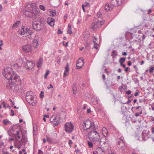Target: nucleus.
Wrapping results in <instances>:
<instances>
[{
  "label": "nucleus",
  "mask_w": 154,
  "mask_h": 154,
  "mask_svg": "<svg viewBox=\"0 0 154 154\" xmlns=\"http://www.w3.org/2000/svg\"><path fill=\"white\" fill-rule=\"evenodd\" d=\"M2 73L4 77L8 80L6 87L8 89L17 92L21 88L20 77L11 68L6 67L3 70Z\"/></svg>",
  "instance_id": "nucleus-1"
},
{
  "label": "nucleus",
  "mask_w": 154,
  "mask_h": 154,
  "mask_svg": "<svg viewBox=\"0 0 154 154\" xmlns=\"http://www.w3.org/2000/svg\"><path fill=\"white\" fill-rule=\"evenodd\" d=\"M26 11L24 13L28 17H32L33 16L38 17L41 14L38 8L34 4H29L26 7Z\"/></svg>",
  "instance_id": "nucleus-2"
},
{
  "label": "nucleus",
  "mask_w": 154,
  "mask_h": 154,
  "mask_svg": "<svg viewBox=\"0 0 154 154\" xmlns=\"http://www.w3.org/2000/svg\"><path fill=\"white\" fill-rule=\"evenodd\" d=\"M97 126H94V129L88 134V137L90 140L93 142H97L100 139L99 134L96 131Z\"/></svg>",
  "instance_id": "nucleus-3"
},
{
  "label": "nucleus",
  "mask_w": 154,
  "mask_h": 154,
  "mask_svg": "<svg viewBox=\"0 0 154 154\" xmlns=\"http://www.w3.org/2000/svg\"><path fill=\"white\" fill-rule=\"evenodd\" d=\"M44 22L43 20L41 18L38 17L35 18L32 23L33 29L38 31L42 30L43 28Z\"/></svg>",
  "instance_id": "nucleus-4"
},
{
  "label": "nucleus",
  "mask_w": 154,
  "mask_h": 154,
  "mask_svg": "<svg viewBox=\"0 0 154 154\" xmlns=\"http://www.w3.org/2000/svg\"><path fill=\"white\" fill-rule=\"evenodd\" d=\"M36 96L32 91L27 92L26 95L27 101L30 104L34 106L36 103Z\"/></svg>",
  "instance_id": "nucleus-5"
},
{
  "label": "nucleus",
  "mask_w": 154,
  "mask_h": 154,
  "mask_svg": "<svg viewBox=\"0 0 154 154\" xmlns=\"http://www.w3.org/2000/svg\"><path fill=\"white\" fill-rule=\"evenodd\" d=\"M94 126L96 125H95L94 123L91 122L90 120L88 119L84 122L83 128L85 130H87L89 129L93 130L94 128Z\"/></svg>",
  "instance_id": "nucleus-6"
},
{
  "label": "nucleus",
  "mask_w": 154,
  "mask_h": 154,
  "mask_svg": "<svg viewBox=\"0 0 154 154\" xmlns=\"http://www.w3.org/2000/svg\"><path fill=\"white\" fill-rule=\"evenodd\" d=\"M103 21L98 20L92 23L91 26V28L94 31H95L97 29L100 27L104 23Z\"/></svg>",
  "instance_id": "nucleus-7"
},
{
  "label": "nucleus",
  "mask_w": 154,
  "mask_h": 154,
  "mask_svg": "<svg viewBox=\"0 0 154 154\" xmlns=\"http://www.w3.org/2000/svg\"><path fill=\"white\" fill-rule=\"evenodd\" d=\"M18 32L21 35H23L26 33L27 35H28V34H29L30 36L32 33L31 30H27V29L25 28V27H24L23 26L19 29Z\"/></svg>",
  "instance_id": "nucleus-8"
},
{
  "label": "nucleus",
  "mask_w": 154,
  "mask_h": 154,
  "mask_svg": "<svg viewBox=\"0 0 154 154\" xmlns=\"http://www.w3.org/2000/svg\"><path fill=\"white\" fill-rule=\"evenodd\" d=\"M65 130L68 133H71L73 130V126L71 122H66L65 124Z\"/></svg>",
  "instance_id": "nucleus-9"
},
{
  "label": "nucleus",
  "mask_w": 154,
  "mask_h": 154,
  "mask_svg": "<svg viewBox=\"0 0 154 154\" xmlns=\"http://www.w3.org/2000/svg\"><path fill=\"white\" fill-rule=\"evenodd\" d=\"M124 137H121L120 138H118L117 141L118 143V147L119 149L123 148L125 146V143L123 140Z\"/></svg>",
  "instance_id": "nucleus-10"
},
{
  "label": "nucleus",
  "mask_w": 154,
  "mask_h": 154,
  "mask_svg": "<svg viewBox=\"0 0 154 154\" xmlns=\"http://www.w3.org/2000/svg\"><path fill=\"white\" fill-rule=\"evenodd\" d=\"M84 64V60L82 57L80 58L77 62L76 67L77 69L82 68Z\"/></svg>",
  "instance_id": "nucleus-11"
},
{
  "label": "nucleus",
  "mask_w": 154,
  "mask_h": 154,
  "mask_svg": "<svg viewBox=\"0 0 154 154\" xmlns=\"http://www.w3.org/2000/svg\"><path fill=\"white\" fill-rule=\"evenodd\" d=\"M22 49L26 53H29L32 51V47L30 45H27L23 46Z\"/></svg>",
  "instance_id": "nucleus-12"
},
{
  "label": "nucleus",
  "mask_w": 154,
  "mask_h": 154,
  "mask_svg": "<svg viewBox=\"0 0 154 154\" xmlns=\"http://www.w3.org/2000/svg\"><path fill=\"white\" fill-rule=\"evenodd\" d=\"M34 66V64L32 61H27L26 65L25 66V67L27 69L29 70L32 69Z\"/></svg>",
  "instance_id": "nucleus-13"
},
{
  "label": "nucleus",
  "mask_w": 154,
  "mask_h": 154,
  "mask_svg": "<svg viewBox=\"0 0 154 154\" xmlns=\"http://www.w3.org/2000/svg\"><path fill=\"white\" fill-rule=\"evenodd\" d=\"M54 19L51 17H48L47 20V23L52 27L54 26Z\"/></svg>",
  "instance_id": "nucleus-14"
},
{
  "label": "nucleus",
  "mask_w": 154,
  "mask_h": 154,
  "mask_svg": "<svg viewBox=\"0 0 154 154\" xmlns=\"http://www.w3.org/2000/svg\"><path fill=\"white\" fill-rule=\"evenodd\" d=\"M69 65L67 63L65 68V71L64 73L63 76L66 77L68 76L69 73Z\"/></svg>",
  "instance_id": "nucleus-15"
},
{
  "label": "nucleus",
  "mask_w": 154,
  "mask_h": 154,
  "mask_svg": "<svg viewBox=\"0 0 154 154\" xmlns=\"http://www.w3.org/2000/svg\"><path fill=\"white\" fill-rule=\"evenodd\" d=\"M23 64V60L21 59H19L17 61V63L14 64V67L18 68L21 66Z\"/></svg>",
  "instance_id": "nucleus-16"
},
{
  "label": "nucleus",
  "mask_w": 154,
  "mask_h": 154,
  "mask_svg": "<svg viewBox=\"0 0 154 154\" xmlns=\"http://www.w3.org/2000/svg\"><path fill=\"white\" fill-rule=\"evenodd\" d=\"M113 8V6L112 5L109 4H106L105 6V10L106 11H108L110 10H112Z\"/></svg>",
  "instance_id": "nucleus-17"
},
{
  "label": "nucleus",
  "mask_w": 154,
  "mask_h": 154,
  "mask_svg": "<svg viewBox=\"0 0 154 154\" xmlns=\"http://www.w3.org/2000/svg\"><path fill=\"white\" fill-rule=\"evenodd\" d=\"M102 134L104 137H107L108 136V132L107 129L105 128H103L102 129Z\"/></svg>",
  "instance_id": "nucleus-18"
},
{
  "label": "nucleus",
  "mask_w": 154,
  "mask_h": 154,
  "mask_svg": "<svg viewBox=\"0 0 154 154\" xmlns=\"http://www.w3.org/2000/svg\"><path fill=\"white\" fill-rule=\"evenodd\" d=\"M43 59L42 58H39L38 60L37 63V66L38 68H41L42 66Z\"/></svg>",
  "instance_id": "nucleus-19"
},
{
  "label": "nucleus",
  "mask_w": 154,
  "mask_h": 154,
  "mask_svg": "<svg viewBox=\"0 0 154 154\" xmlns=\"http://www.w3.org/2000/svg\"><path fill=\"white\" fill-rule=\"evenodd\" d=\"M32 45L33 48H37L38 45V40L35 39H34L32 42Z\"/></svg>",
  "instance_id": "nucleus-20"
},
{
  "label": "nucleus",
  "mask_w": 154,
  "mask_h": 154,
  "mask_svg": "<svg viewBox=\"0 0 154 154\" xmlns=\"http://www.w3.org/2000/svg\"><path fill=\"white\" fill-rule=\"evenodd\" d=\"M96 152L97 153L103 154L104 153L103 150L100 147H98L96 149Z\"/></svg>",
  "instance_id": "nucleus-21"
},
{
  "label": "nucleus",
  "mask_w": 154,
  "mask_h": 154,
  "mask_svg": "<svg viewBox=\"0 0 154 154\" xmlns=\"http://www.w3.org/2000/svg\"><path fill=\"white\" fill-rule=\"evenodd\" d=\"M148 134L145 133V131H143L142 134V137L143 140H146L148 138Z\"/></svg>",
  "instance_id": "nucleus-22"
},
{
  "label": "nucleus",
  "mask_w": 154,
  "mask_h": 154,
  "mask_svg": "<svg viewBox=\"0 0 154 154\" xmlns=\"http://www.w3.org/2000/svg\"><path fill=\"white\" fill-rule=\"evenodd\" d=\"M117 0H112L111 1V4L113 6V7L118 6V2H117Z\"/></svg>",
  "instance_id": "nucleus-23"
},
{
  "label": "nucleus",
  "mask_w": 154,
  "mask_h": 154,
  "mask_svg": "<svg viewBox=\"0 0 154 154\" xmlns=\"http://www.w3.org/2000/svg\"><path fill=\"white\" fill-rule=\"evenodd\" d=\"M72 33V31L71 26L70 24H69L68 25L67 33L69 34H71Z\"/></svg>",
  "instance_id": "nucleus-24"
},
{
  "label": "nucleus",
  "mask_w": 154,
  "mask_h": 154,
  "mask_svg": "<svg viewBox=\"0 0 154 154\" xmlns=\"http://www.w3.org/2000/svg\"><path fill=\"white\" fill-rule=\"evenodd\" d=\"M20 24V21H16L14 24L13 25V27L14 28H15L18 27L19 25Z\"/></svg>",
  "instance_id": "nucleus-25"
},
{
  "label": "nucleus",
  "mask_w": 154,
  "mask_h": 154,
  "mask_svg": "<svg viewBox=\"0 0 154 154\" xmlns=\"http://www.w3.org/2000/svg\"><path fill=\"white\" fill-rule=\"evenodd\" d=\"M125 60V59L124 57H122L119 60V62L120 63L121 65H122V64L124 63Z\"/></svg>",
  "instance_id": "nucleus-26"
},
{
  "label": "nucleus",
  "mask_w": 154,
  "mask_h": 154,
  "mask_svg": "<svg viewBox=\"0 0 154 154\" xmlns=\"http://www.w3.org/2000/svg\"><path fill=\"white\" fill-rule=\"evenodd\" d=\"M57 120V119L56 118L55 116H52L50 119V121L52 122H54L55 121V120Z\"/></svg>",
  "instance_id": "nucleus-27"
},
{
  "label": "nucleus",
  "mask_w": 154,
  "mask_h": 154,
  "mask_svg": "<svg viewBox=\"0 0 154 154\" xmlns=\"http://www.w3.org/2000/svg\"><path fill=\"white\" fill-rule=\"evenodd\" d=\"M47 141L49 143H53L52 139L48 136L46 137Z\"/></svg>",
  "instance_id": "nucleus-28"
},
{
  "label": "nucleus",
  "mask_w": 154,
  "mask_h": 154,
  "mask_svg": "<svg viewBox=\"0 0 154 154\" xmlns=\"http://www.w3.org/2000/svg\"><path fill=\"white\" fill-rule=\"evenodd\" d=\"M102 13L100 11H99L97 13V16L98 18H101L102 17Z\"/></svg>",
  "instance_id": "nucleus-29"
},
{
  "label": "nucleus",
  "mask_w": 154,
  "mask_h": 154,
  "mask_svg": "<svg viewBox=\"0 0 154 154\" xmlns=\"http://www.w3.org/2000/svg\"><path fill=\"white\" fill-rule=\"evenodd\" d=\"M22 140L23 142H26L27 141V138L26 136H23Z\"/></svg>",
  "instance_id": "nucleus-30"
},
{
  "label": "nucleus",
  "mask_w": 154,
  "mask_h": 154,
  "mask_svg": "<svg viewBox=\"0 0 154 154\" xmlns=\"http://www.w3.org/2000/svg\"><path fill=\"white\" fill-rule=\"evenodd\" d=\"M4 125H6L10 123V121L8 120H5L3 121Z\"/></svg>",
  "instance_id": "nucleus-31"
},
{
  "label": "nucleus",
  "mask_w": 154,
  "mask_h": 154,
  "mask_svg": "<svg viewBox=\"0 0 154 154\" xmlns=\"http://www.w3.org/2000/svg\"><path fill=\"white\" fill-rule=\"evenodd\" d=\"M124 0H117V2H118V5H120L122 4Z\"/></svg>",
  "instance_id": "nucleus-32"
},
{
  "label": "nucleus",
  "mask_w": 154,
  "mask_h": 154,
  "mask_svg": "<svg viewBox=\"0 0 154 154\" xmlns=\"http://www.w3.org/2000/svg\"><path fill=\"white\" fill-rule=\"evenodd\" d=\"M73 92L74 94H76V88L75 85H74L72 88Z\"/></svg>",
  "instance_id": "nucleus-33"
},
{
  "label": "nucleus",
  "mask_w": 154,
  "mask_h": 154,
  "mask_svg": "<svg viewBox=\"0 0 154 154\" xmlns=\"http://www.w3.org/2000/svg\"><path fill=\"white\" fill-rule=\"evenodd\" d=\"M142 110H141L140 111V112H137L134 115L135 116H136V117L138 116H140V115L142 114Z\"/></svg>",
  "instance_id": "nucleus-34"
},
{
  "label": "nucleus",
  "mask_w": 154,
  "mask_h": 154,
  "mask_svg": "<svg viewBox=\"0 0 154 154\" xmlns=\"http://www.w3.org/2000/svg\"><path fill=\"white\" fill-rule=\"evenodd\" d=\"M49 73V70H47L46 71V73H45V79H47V76L48 74Z\"/></svg>",
  "instance_id": "nucleus-35"
},
{
  "label": "nucleus",
  "mask_w": 154,
  "mask_h": 154,
  "mask_svg": "<svg viewBox=\"0 0 154 154\" xmlns=\"http://www.w3.org/2000/svg\"><path fill=\"white\" fill-rule=\"evenodd\" d=\"M39 8L40 9L43 11H45V8L43 5H40L39 6Z\"/></svg>",
  "instance_id": "nucleus-36"
},
{
  "label": "nucleus",
  "mask_w": 154,
  "mask_h": 154,
  "mask_svg": "<svg viewBox=\"0 0 154 154\" xmlns=\"http://www.w3.org/2000/svg\"><path fill=\"white\" fill-rule=\"evenodd\" d=\"M19 131H17V137H16V138L17 139H20L21 138V137L19 135Z\"/></svg>",
  "instance_id": "nucleus-37"
},
{
  "label": "nucleus",
  "mask_w": 154,
  "mask_h": 154,
  "mask_svg": "<svg viewBox=\"0 0 154 154\" xmlns=\"http://www.w3.org/2000/svg\"><path fill=\"white\" fill-rule=\"evenodd\" d=\"M88 144L89 146V147L90 148H91L93 147V143L91 142H88Z\"/></svg>",
  "instance_id": "nucleus-38"
},
{
  "label": "nucleus",
  "mask_w": 154,
  "mask_h": 154,
  "mask_svg": "<svg viewBox=\"0 0 154 154\" xmlns=\"http://www.w3.org/2000/svg\"><path fill=\"white\" fill-rule=\"evenodd\" d=\"M55 122L54 123V125L55 126H57L58 125L59 123V121L58 120H55Z\"/></svg>",
  "instance_id": "nucleus-39"
},
{
  "label": "nucleus",
  "mask_w": 154,
  "mask_h": 154,
  "mask_svg": "<svg viewBox=\"0 0 154 154\" xmlns=\"http://www.w3.org/2000/svg\"><path fill=\"white\" fill-rule=\"evenodd\" d=\"M87 130H85L84 129H83V130H82V134H83L84 135H85L87 134Z\"/></svg>",
  "instance_id": "nucleus-40"
},
{
  "label": "nucleus",
  "mask_w": 154,
  "mask_h": 154,
  "mask_svg": "<svg viewBox=\"0 0 154 154\" xmlns=\"http://www.w3.org/2000/svg\"><path fill=\"white\" fill-rule=\"evenodd\" d=\"M44 91H41V93L40 94V97L41 98H43L44 97Z\"/></svg>",
  "instance_id": "nucleus-41"
},
{
  "label": "nucleus",
  "mask_w": 154,
  "mask_h": 154,
  "mask_svg": "<svg viewBox=\"0 0 154 154\" xmlns=\"http://www.w3.org/2000/svg\"><path fill=\"white\" fill-rule=\"evenodd\" d=\"M154 70V67H151L149 70V71L150 73H152Z\"/></svg>",
  "instance_id": "nucleus-42"
},
{
  "label": "nucleus",
  "mask_w": 154,
  "mask_h": 154,
  "mask_svg": "<svg viewBox=\"0 0 154 154\" xmlns=\"http://www.w3.org/2000/svg\"><path fill=\"white\" fill-rule=\"evenodd\" d=\"M99 45L98 44L94 45V48L96 49H98V48Z\"/></svg>",
  "instance_id": "nucleus-43"
},
{
  "label": "nucleus",
  "mask_w": 154,
  "mask_h": 154,
  "mask_svg": "<svg viewBox=\"0 0 154 154\" xmlns=\"http://www.w3.org/2000/svg\"><path fill=\"white\" fill-rule=\"evenodd\" d=\"M53 88V86L51 84H50L49 85V86H48V87H47V88L48 89H49L50 88Z\"/></svg>",
  "instance_id": "nucleus-44"
},
{
  "label": "nucleus",
  "mask_w": 154,
  "mask_h": 154,
  "mask_svg": "<svg viewBox=\"0 0 154 154\" xmlns=\"http://www.w3.org/2000/svg\"><path fill=\"white\" fill-rule=\"evenodd\" d=\"M133 67H134V69L136 71H137L138 70V69L136 65H134L133 66Z\"/></svg>",
  "instance_id": "nucleus-45"
},
{
  "label": "nucleus",
  "mask_w": 154,
  "mask_h": 154,
  "mask_svg": "<svg viewBox=\"0 0 154 154\" xmlns=\"http://www.w3.org/2000/svg\"><path fill=\"white\" fill-rule=\"evenodd\" d=\"M53 2H56L57 3V5H59V0H54Z\"/></svg>",
  "instance_id": "nucleus-46"
},
{
  "label": "nucleus",
  "mask_w": 154,
  "mask_h": 154,
  "mask_svg": "<svg viewBox=\"0 0 154 154\" xmlns=\"http://www.w3.org/2000/svg\"><path fill=\"white\" fill-rule=\"evenodd\" d=\"M72 143H73V142L71 140H69V144L70 145V147H71V146L70 145L71 144H72Z\"/></svg>",
  "instance_id": "nucleus-47"
},
{
  "label": "nucleus",
  "mask_w": 154,
  "mask_h": 154,
  "mask_svg": "<svg viewBox=\"0 0 154 154\" xmlns=\"http://www.w3.org/2000/svg\"><path fill=\"white\" fill-rule=\"evenodd\" d=\"M58 34H61L62 33V32L60 29H59L58 30Z\"/></svg>",
  "instance_id": "nucleus-48"
},
{
  "label": "nucleus",
  "mask_w": 154,
  "mask_h": 154,
  "mask_svg": "<svg viewBox=\"0 0 154 154\" xmlns=\"http://www.w3.org/2000/svg\"><path fill=\"white\" fill-rule=\"evenodd\" d=\"M38 154H43V152L40 150L39 149L38 150Z\"/></svg>",
  "instance_id": "nucleus-49"
},
{
  "label": "nucleus",
  "mask_w": 154,
  "mask_h": 154,
  "mask_svg": "<svg viewBox=\"0 0 154 154\" xmlns=\"http://www.w3.org/2000/svg\"><path fill=\"white\" fill-rule=\"evenodd\" d=\"M131 93V91L130 90H128L126 92V93L128 95L130 94Z\"/></svg>",
  "instance_id": "nucleus-50"
},
{
  "label": "nucleus",
  "mask_w": 154,
  "mask_h": 154,
  "mask_svg": "<svg viewBox=\"0 0 154 154\" xmlns=\"http://www.w3.org/2000/svg\"><path fill=\"white\" fill-rule=\"evenodd\" d=\"M11 115L12 116H14V113L13 110L11 109Z\"/></svg>",
  "instance_id": "nucleus-51"
},
{
  "label": "nucleus",
  "mask_w": 154,
  "mask_h": 154,
  "mask_svg": "<svg viewBox=\"0 0 154 154\" xmlns=\"http://www.w3.org/2000/svg\"><path fill=\"white\" fill-rule=\"evenodd\" d=\"M67 17H68L67 14H65L64 15V19H65V20H66V19L67 18Z\"/></svg>",
  "instance_id": "nucleus-52"
},
{
  "label": "nucleus",
  "mask_w": 154,
  "mask_h": 154,
  "mask_svg": "<svg viewBox=\"0 0 154 154\" xmlns=\"http://www.w3.org/2000/svg\"><path fill=\"white\" fill-rule=\"evenodd\" d=\"M91 112V110L90 109H87V113H90Z\"/></svg>",
  "instance_id": "nucleus-53"
},
{
  "label": "nucleus",
  "mask_w": 154,
  "mask_h": 154,
  "mask_svg": "<svg viewBox=\"0 0 154 154\" xmlns=\"http://www.w3.org/2000/svg\"><path fill=\"white\" fill-rule=\"evenodd\" d=\"M139 92L138 91L137 92L134 94V96H137L138 95V94H139Z\"/></svg>",
  "instance_id": "nucleus-54"
},
{
  "label": "nucleus",
  "mask_w": 154,
  "mask_h": 154,
  "mask_svg": "<svg viewBox=\"0 0 154 154\" xmlns=\"http://www.w3.org/2000/svg\"><path fill=\"white\" fill-rule=\"evenodd\" d=\"M85 5H82V8L84 11V12L85 11V8H84V7H85Z\"/></svg>",
  "instance_id": "nucleus-55"
},
{
  "label": "nucleus",
  "mask_w": 154,
  "mask_h": 154,
  "mask_svg": "<svg viewBox=\"0 0 154 154\" xmlns=\"http://www.w3.org/2000/svg\"><path fill=\"white\" fill-rule=\"evenodd\" d=\"M122 54L123 56H125L127 54V53L125 52H123L122 53Z\"/></svg>",
  "instance_id": "nucleus-56"
},
{
  "label": "nucleus",
  "mask_w": 154,
  "mask_h": 154,
  "mask_svg": "<svg viewBox=\"0 0 154 154\" xmlns=\"http://www.w3.org/2000/svg\"><path fill=\"white\" fill-rule=\"evenodd\" d=\"M97 40V38L95 36H94L93 37V40H94V41H96Z\"/></svg>",
  "instance_id": "nucleus-57"
},
{
  "label": "nucleus",
  "mask_w": 154,
  "mask_h": 154,
  "mask_svg": "<svg viewBox=\"0 0 154 154\" xmlns=\"http://www.w3.org/2000/svg\"><path fill=\"white\" fill-rule=\"evenodd\" d=\"M129 69V67H126L125 68V71L126 72H128V70Z\"/></svg>",
  "instance_id": "nucleus-58"
},
{
  "label": "nucleus",
  "mask_w": 154,
  "mask_h": 154,
  "mask_svg": "<svg viewBox=\"0 0 154 154\" xmlns=\"http://www.w3.org/2000/svg\"><path fill=\"white\" fill-rule=\"evenodd\" d=\"M80 151V150H79V149H76L75 151V152H79Z\"/></svg>",
  "instance_id": "nucleus-59"
},
{
  "label": "nucleus",
  "mask_w": 154,
  "mask_h": 154,
  "mask_svg": "<svg viewBox=\"0 0 154 154\" xmlns=\"http://www.w3.org/2000/svg\"><path fill=\"white\" fill-rule=\"evenodd\" d=\"M128 65L129 66H131V61L128 62Z\"/></svg>",
  "instance_id": "nucleus-60"
},
{
  "label": "nucleus",
  "mask_w": 154,
  "mask_h": 154,
  "mask_svg": "<svg viewBox=\"0 0 154 154\" xmlns=\"http://www.w3.org/2000/svg\"><path fill=\"white\" fill-rule=\"evenodd\" d=\"M85 6H90V4L89 3H87L85 5Z\"/></svg>",
  "instance_id": "nucleus-61"
},
{
  "label": "nucleus",
  "mask_w": 154,
  "mask_h": 154,
  "mask_svg": "<svg viewBox=\"0 0 154 154\" xmlns=\"http://www.w3.org/2000/svg\"><path fill=\"white\" fill-rule=\"evenodd\" d=\"M2 9V7L1 5H0V11H1Z\"/></svg>",
  "instance_id": "nucleus-62"
},
{
  "label": "nucleus",
  "mask_w": 154,
  "mask_h": 154,
  "mask_svg": "<svg viewBox=\"0 0 154 154\" xmlns=\"http://www.w3.org/2000/svg\"><path fill=\"white\" fill-rule=\"evenodd\" d=\"M102 77L103 79V80H104L105 77V75L104 74H103L102 75Z\"/></svg>",
  "instance_id": "nucleus-63"
},
{
  "label": "nucleus",
  "mask_w": 154,
  "mask_h": 154,
  "mask_svg": "<svg viewBox=\"0 0 154 154\" xmlns=\"http://www.w3.org/2000/svg\"><path fill=\"white\" fill-rule=\"evenodd\" d=\"M4 154H9V153L8 152H3Z\"/></svg>",
  "instance_id": "nucleus-64"
}]
</instances>
